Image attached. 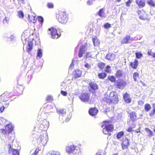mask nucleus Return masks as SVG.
<instances>
[{"mask_svg": "<svg viewBox=\"0 0 155 155\" xmlns=\"http://www.w3.org/2000/svg\"><path fill=\"white\" fill-rule=\"evenodd\" d=\"M147 3L149 5L153 7H155V4L153 0H147Z\"/></svg>", "mask_w": 155, "mask_h": 155, "instance_id": "obj_31", "label": "nucleus"}, {"mask_svg": "<svg viewBox=\"0 0 155 155\" xmlns=\"http://www.w3.org/2000/svg\"><path fill=\"white\" fill-rule=\"evenodd\" d=\"M92 41L94 46H97L99 43L98 40L96 37L92 38Z\"/></svg>", "mask_w": 155, "mask_h": 155, "instance_id": "obj_26", "label": "nucleus"}, {"mask_svg": "<svg viewBox=\"0 0 155 155\" xmlns=\"http://www.w3.org/2000/svg\"><path fill=\"white\" fill-rule=\"evenodd\" d=\"M132 128H133L131 127H129L128 129L127 130V131L129 132H131L133 130H132Z\"/></svg>", "mask_w": 155, "mask_h": 155, "instance_id": "obj_58", "label": "nucleus"}, {"mask_svg": "<svg viewBox=\"0 0 155 155\" xmlns=\"http://www.w3.org/2000/svg\"><path fill=\"white\" fill-rule=\"evenodd\" d=\"M74 74L75 78L80 77L81 74V71L79 70H75L74 73Z\"/></svg>", "mask_w": 155, "mask_h": 155, "instance_id": "obj_21", "label": "nucleus"}, {"mask_svg": "<svg viewBox=\"0 0 155 155\" xmlns=\"http://www.w3.org/2000/svg\"><path fill=\"white\" fill-rule=\"evenodd\" d=\"M124 135V132L122 131L117 133V139H119L121 138Z\"/></svg>", "mask_w": 155, "mask_h": 155, "instance_id": "obj_36", "label": "nucleus"}, {"mask_svg": "<svg viewBox=\"0 0 155 155\" xmlns=\"http://www.w3.org/2000/svg\"><path fill=\"white\" fill-rule=\"evenodd\" d=\"M51 36V38L53 39H57L59 36V34L57 33V30L54 28H52L51 29H49Z\"/></svg>", "mask_w": 155, "mask_h": 155, "instance_id": "obj_8", "label": "nucleus"}, {"mask_svg": "<svg viewBox=\"0 0 155 155\" xmlns=\"http://www.w3.org/2000/svg\"><path fill=\"white\" fill-rule=\"evenodd\" d=\"M4 99L3 98V99H0V101H2L3 102H6L8 101V99Z\"/></svg>", "mask_w": 155, "mask_h": 155, "instance_id": "obj_62", "label": "nucleus"}, {"mask_svg": "<svg viewBox=\"0 0 155 155\" xmlns=\"http://www.w3.org/2000/svg\"><path fill=\"white\" fill-rule=\"evenodd\" d=\"M67 152L70 155H81V152L78 147L74 145L67 147L66 148Z\"/></svg>", "mask_w": 155, "mask_h": 155, "instance_id": "obj_2", "label": "nucleus"}, {"mask_svg": "<svg viewBox=\"0 0 155 155\" xmlns=\"http://www.w3.org/2000/svg\"><path fill=\"white\" fill-rule=\"evenodd\" d=\"M139 77V74L137 72H134L133 75V78L134 81H136Z\"/></svg>", "mask_w": 155, "mask_h": 155, "instance_id": "obj_33", "label": "nucleus"}, {"mask_svg": "<svg viewBox=\"0 0 155 155\" xmlns=\"http://www.w3.org/2000/svg\"><path fill=\"white\" fill-rule=\"evenodd\" d=\"M84 66L85 68H89L91 67V66L88 63L84 65Z\"/></svg>", "mask_w": 155, "mask_h": 155, "instance_id": "obj_59", "label": "nucleus"}, {"mask_svg": "<svg viewBox=\"0 0 155 155\" xmlns=\"http://www.w3.org/2000/svg\"><path fill=\"white\" fill-rule=\"evenodd\" d=\"M38 20L40 24L42 25L44 21L43 18L41 16H39L38 17Z\"/></svg>", "mask_w": 155, "mask_h": 155, "instance_id": "obj_39", "label": "nucleus"}, {"mask_svg": "<svg viewBox=\"0 0 155 155\" xmlns=\"http://www.w3.org/2000/svg\"><path fill=\"white\" fill-rule=\"evenodd\" d=\"M155 114V107L150 111L149 113V115L150 117H153Z\"/></svg>", "mask_w": 155, "mask_h": 155, "instance_id": "obj_40", "label": "nucleus"}, {"mask_svg": "<svg viewBox=\"0 0 155 155\" xmlns=\"http://www.w3.org/2000/svg\"><path fill=\"white\" fill-rule=\"evenodd\" d=\"M130 118L132 122H134L136 120L137 116L136 112L133 111L130 114Z\"/></svg>", "mask_w": 155, "mask_h": 155, "instance_id": "obj_15", "label": "nucleus"}, {"mask_svg": "<svg viewBox=\"0 0 155 155\" xmlns=\"http://www.w3.org/2000/svg\"><path fill=\"white\" fill-rule=\"evenodd\" d=\"M154 53L152 52L151 50H148L147 52V54L151 56H152Z\"/></svg>", "mask_w": 155, "mask_h": 155, "instance_id": "obj_51", "label": "nucleus"}, {"mask_svg": "<svg viewBox=\"0 0 155 155\" xmlns=\"http://www.w3.org/2000/svg\"><path fill=\"white\" fill-rule=\"evenodd\" d=\"M56 18L59 22L63 24H66L68 20V18L65 13L61 11H59L57 15Z\"/></svg>", "mask_w": 155, "mask_h": 155, "instance_id": "obj_3", "label": "nucleus"}, {"mask_svg": "<svg viewBox=\"0 0 155 155\" xmlns=\"http://www.w3.org/2000/svg\"><path fill=\"white\" fill-rule=\"evenodd\" d=\"M108 79L111 82H114L115 81V78L114 76H109Z\"/></svg>", "mask_w": 155, "mask_h": 155, "instance_id": "obj_45", "label": "nucleus"}, {"mask_svg": "<svg viewBox=\"0 0 155 155\" xmlns=\"http://www.w3.org/2000/svg\"><path fill=\"white\" fill-rule=\"evenodd\" d=\"M28 35H25V33L24 32L21 36V39L22 40H27L28 38Z\"/></svg>", "mask_w": 155, "mask_h": 155, "instance_id": "obj_34", "label": "nucleus"}, {"mask_svg": "<svg viewBox=\"0 0 155 155\" xmlns=\"http://www.w3.org/2000/svg\"><path fill=\"white\" fill-rule=\"evenodd\" d=\"M42 52L41 49H38L37 53V58H39L40 59L42 57Z\"/></svg>", "mask_w": 155, "mask_h": 155, "instance_id": "obj_29", "label": "nucleus"}, {"mask_svg": "<svg viewBox=\"0 0 155 155\" xmlns=\"http://www.w3.org/2000/svg\"><path fill=\"white\" fill-rule=\"evenodd\" d=\"M85 46L82 45L80 48L78 53V57L81 58L84 52Z\"/></svg>", "mask_w": 155, "mask_h": 155, "instance_id": "obj_18", "label": "nucleus"}, {"mask_svg": "<svg viewBox=\"0 0 155 155\" xmlns=\"http://www.w3.org/2000/svg\"><path fill=\"white\" fill-rule=\"evenodd\" d=\"M58 114L60 115H63L65 114L66 113V110L64 109H60L59 110H57Z\"/></svg>", "mask_w": 155, "mask_h": 155, "instance_id": "obj_27", "label": "nucleus"}, {"mask_svg": "<svg viewBox=\"0 0 155 155\" xmlns=\"http://www.w3.org/2000/svg\"><path fill=\"white\" fill-rule=\"evenodd\" d=\"M39 151V150L37 149H36L35 150L34 153L32 154L31 155H36L38 153Z\"/></svg>", "mask_w": 155, "mask_h": 155, "instance_id": "obj_56", "label": "nucleus"}, {"mask_svg": "<svg viewBox=\"0 0 155 155\" xmlns=\"http://www.w3.org/2000/svg\"><path fill=\"white\" fill-rule=\"evenodd\" d=\"M12 151V152L13 155H19V152L18 150L13 149Z\"/></svg>", "mask_w": 155, "mask_h": 155, "instance_id": "obj_41", "label": "nucleus"}, {"mask_svg": "<svg viewBox=\"0 0 155 155\" xmlns=\"http://www.w3.org/2000/svg\"><path fill=\"white\" fill-rule=\"evenodd\" d=\"M124 99L126 103H129L131 102V99L129 95L127 93H125L123 95Z\"/></svg>", "mask_w": 155, "mask_h": 155, "instance_id": "obj_16", "label": "nucleus"}, {"mask_svg": "<svg viewBox=\"0 0 155 155\" xmlns=\"http://www.w3.org/2000/svg\"><path fill=\"white\" fill-rule=\"evenodd\" d=\"M9 104V103H5V105L6 106V107H7L8 105Z\"/></svg>", "mask_w": 155, "mask_h": 155, "instance_id": "obj_64", "label": "nucleus"}, {"mask_svg": "<svg viewBox=\"0 0 155 155\" xmlns=\"http://www.w3.org/2000/svg\"><path fill=\"white\" fill-rule=\"evenodd\" d=\"M126 83L124 81L121 80L117 82V87L120 89H123L126 86Z\"/></svg>", "mask_w": 155, "mask_h": 155, "instance_id": "obj_10", "label": "nucleus"}, {"mask_svg": "<svg viewBox=\"0 0 155 155\" xmlns=\"http://www.w3.org/2000/svg\"><path fill=\"white\" fill-rule=\"evenodd\" d=\"M133 41V38L129 35H127L122 40V44H128L131 43Z\"/></svg>", "mask_w": 155, "mask_h": 155, "instance_id": "obj_7", "label": "nucleus"}, {"mask_svg": "<svg viewBox=\"0 0 155 155\" xmlns=\"http://www.w3.org/2000/svg\"><path fill=\"white\" fill-rule=\"evenodd\" d=\"M33 45V43L31 41L28 42V46L27 47V51L29 54H30L31 50H32Z\"/></svg>", "mask_w": 155, "mask_h": 155, "instance_id": "obj_19", "label": "nucleus"}, {"mask_svg": "<svg viewBox=\"0 0 155 155\" xmlns=\"http://www.w3.org/2000/svg\"><path fill=\"white\" fill-rule=\"evenodd\" d=\"M142 56V54L140 52H137L136 53V57L137 58H140Z\"/></svg>", "mask_w": 155, "mask_h": 155, "instance_id": "obj_37", "label": "nucleus"}, {"mask_svg": "<svg viewBox=\"0 0 155 155\" xmlns=\"http://www.w3.org/2000/svg\"><path fill=\"white\" fill-rule=\"evenodd\" d=\"M5 108V107L3 106L1 107L0 109V110L1 113H2L3 112V111H4V110Z\"/></svg>", "mask_w": 155, "mask_h": 155, "instance_id": "obj_61", "label": "nucleus"}, {"mask_svg": "<svg viewBox=\"0 0 155 155\" xmlns=\"http://www.w3.org/2000/svg\"><path fill=\"white\" fill-rule=\"evenodd\" d=\"M138 14L139 16V18L140 19L143 20H149L148 19V18H147L145 16V15H146V12L144 10H139L138 12Z\"/></svg>", "mask_w": 155, "mask_h": 155, "instance_id": "obj_9", "label": "nucleus"}, {"mask_svg": "<svg viewBox=\"0 0 155 155\" xmlns=\"http://www.w3.org/2000/svg\"><path fill=\"white\" fill-rule=\"evenodd\" d=\"M110 67L109 65H107L106 67V71L107 72H108L110 71Z\"/></svg>", "mask_w": 155, "mask_h": 155, "instance_id": "obj_57", "label": "nucleus"}, {"mask_svg": "<svg viewBox=\"0 0 155 155\" xmlns=\"http://www.w3.org/2000/svg\"><path fill=\"white\" fill-rule=\"evenodd\" d=\"M98 110L96 108H91L89 109V114L91 116H95L97 113Z\"/></svg>", "mask_w": 155, "mask_h": 155, "instance_id": "obj_11", "label": "nucleus"}, {"mask_svg": "<svg viewBox=\"0 0 155 155\" xmlns=\"http://www.w3.org/2000/svg\"><path fill=\"white\" fill-rule=\"evenodd\" d=\"M89 85L91 89L93 90H95L98 89V86L97 84L95 83L91 82L89 83Z\"/></svg>", "mask_w": 155, "mask_h": 155, "instance_id": "obj_22", "label": "nucleus"}, {"mask_svg": "<svg viewBox=\"0 0 155 155\" xmlns=\"http://www.w3.org/2000/svg\"><path fill=\"white\" fill-rule=\"evenodd\" d=\"M145 131L147 133V135L149 137H151L153 136V131L149 128H147L145 129Z\"/></svg>", "mask_w": 155, "mask_h": 155, "instance_id": "obj_25", "label": "nucleus"}, {"mask_svg": "<svg viewBox=\"0 0 155 155\" xmlns=\"http://www.w3.org/2000/svg\"><path fill=\"white\" fill-rule=\"evenodd\" d=\"M131 0H129L126 3V5L127 6L129 7L132 2Z\"/></svg>", "mask_w": 155, "mask_h": 155, "instance_id": "obj_49", "label": "nucleus"}, {"mask_svg": "<svg viewBox=\"0 0 155 155\" xmlns=\"http://www.w3.org/2000/svg\"><path fill=\"white\" fill-rule=\"evenodd\" d=\"M115 55L113 53H108L106 56V58L108 60L110 61H113L115 58Z\"/></svg>", "mask_w": 155, "mask_h": 155, "instance_id": "obj_13", "label": "nucleus"}, {"mask_svg": "<svg viewBox=\"0 0 155 155\" xmlns=\"http://www.w3.org/2000/svg\"><path fill=\"white\" fill-rule=\"evenodd\" d=\"M18 16L19 18H22L24 17V14L22 12H21V11H18Z\"/></svg>", "mask_w": 155, "mask_h": 155, "instance_id": "obj_38", "label": "nucleus"}, {"mask_svg": "<svg viewBox=\"0 0 155 155\" xmlns=\"http://www.w3.org/2000/svg\"><path fill=\"white\" fill-rule=\"evenodd\" d=\"M136 2L140 8H143L145 5V2L143 0H136Z\"/></svg>", "mask_w": 155, "mask_h": 155, "instance_id": "obj_14", "label": "nucleus"}, {"mask_svg": "<svg viewBox=\"0 0 155 155\" xmlns=\"http://www.w3.org/2000/svg\"><path fill=\"white\" fill-rule=\"evenodd\" d=\"M74 61H75V60H73L71 64L69 67V69H72V67L74 66V64H73V62Z\"/></svg>", "mask_w": 155, "mask_h": 155, "instance_id": "obj_54", "label": "nucleus"}, {"mask_svg": "<svg viewBox=\"0 0 155 155\" xmlns=\"http://www.w3.org/2000/svg\"><path fill=\"white\" fill-rule=\"evenodd\" d=\"M48 140L47 134L45 133L44 134H41L39 138H38V141L39 142L40 144L44 145L47 143Z\"/></svg>", "mask_w": 155, "mask_h": 155, "instance_id": "obj_4", "label": "nucleus"}, {"mask_svg": "<svg viewBox=\"0 0 155 155\" xmlns=\"http://www.w3.org/2000/svg\"><path fill=\"white\" fill-rule=\"evenodd\" d=\"M8 146L9 148V152L10 153V152H12L14 149L12 148L11 144H8Z\"/></svg>", "mask_w": 155, "mask_h": 155, "instance_id": "obj_47", "label": "nucleus"}, {"mask_svg": "<svg viewBox=\"0 0 155 155\" xmlns=\"http://www.w3.org/2000/svg\"><path fill=\"white\" fill-rule=\"evenodd\" d=\"M104 27L105 28L107 29L111 27V25L107 22L104 25Z\"/></svg>", "mask_w": 155, "mask_h": 155, "instance_id": "obj_42", "label": "nucleus"}, {"mask_svg": "<svg viewBox=\"0 0 155 155\" xmlns=\"http://www.w3.org/2000/svg\"><path fill=\"white\" fill-rule=\"evenodd\" d=\"M101 127L103 128V132L106 134H108V136L110 135L111 134L109 132H112L114 130V126L107 121H104Z\"/></svg>", "mask_w": 155, "mask_h": 155, "instance_id": "obj_1", "label": "nucleus"}, {"mask_svg": "<svg viewBox=\"0 0 155 155\" xmlns=\"http://www.w3.org/2000/svg\"><path fill=\"white\" fill-rule=\"evenodd\" d=\"M48 155H60V154L58 152L52 151L49 152Z\"/></svg>", "mask_w": 155, "mask_h": 155, "instance_id": "obj_35", "label": "nucleus"}, {"mask_svg": "<svg viewBox=\"0 0 155 155\" xmlns=\"http://www.w3.org/2000/svg\"><path fill=\"white\" fill-rule=\"evenodd\" d=\"M122 74V72L120 70H118L116 73V76L117 78H120Z\"/></svg>", "mask_w": 155, "mask_h": 155, "instance_id": "obj_32", "label": "nucleus"}, {"mask_svg": "<svg viewBox=\"0 0 155 155\" xmlns=\"http://www.w3.org/2000/svg\"><path fill=\"white\" fill-rule=\"evenodd\" d=\"M129 144L128 139L126 138L121 144L122 149L124 150L127 148Z\"/></svg>", "mask_w": 155, "mask_h": 155, "instance_id": "obj_12", "label": "nucleus"}, {"mask_svg": "<svg viewBox=\"0 0 155 155\" xmlns=\"http://www.w3.org/2000/svg\"><path fill=\"white\" fill-rule=\"evenodd\" d=\"M138 61L137 60H135L134 62H131L130 63V66L134 69H136L138 66Z\"/></svg>", "mask_w": 155, "mask_h": 155, "instance_id": "obj_23", "label": "nucleus"}, {"mask_svg": "<svg viewBox=\"0 0 155 155\" xmlns=\"http://www.w3.org/2000/svg\"><path fill=\"white\" fill-rule=\"evenodd\" d=\"M90 97V94L88 93H82L79 96V98L81 101L85 103H89Z\"/></svg>", "mask_w": 155, "mask_h": 155, "instance_id": "obj_5", "label": "nucleus"}, {"mask_svg": "<svg viewBox=\"0 0 155 155\" xmlns=\"http://www.w3.org/2000/svg\"><path fill=\"white\" fill-rule=\"evenodd\" d=\"M70 118H69V117H68L67 118H66L65 120V122H68V121L69 120H70Z\"/></svg>", "mask_w": 155, "mask_h": 155, "instance_id": "obj_63", "label": "nucleus"}, {"mask_svg": "<svg viewBox=\"0 0 155 155\" xmlns=\"http://www.w3.org/2000/svg\"><path fill=\"white\" fill-rule=\"evenodd\" d=\"M6 129L8 133H10L13 130V126L10 124L7 125Z\"/></svg>", "mask_w": 155, "mask_h": 155, "instance_id": "obj_24", "label": "nucleus"}, {"mask_svg": "<svg viewBox=\"0 0 155 155\" xmlns=\"http://www.w3.org/2000/svg\"><path fill=\"white\" fill-rule=\"evenodd\" d=\"M93 4V0H88L87 1V4L88 5H92Z\"/></svg>", "mask_w": 155, "mask_h": 155, "instance_id": "obj_52", "label": "nucleus"}, {"mask_svg": "<svg viewBox=\"0 0 155 155\" xmlns=\"http://www.w3.org/2000/svg\"><path fill=\"white\" fill-rule=\"evenodd\" d=\"M9 38L10 41L12 42H15L16 41L15 37L13 35H11Z\"/></svg>", "mask_w": 155, "mask_h": 155, "instance_id": "obj_46", "label": "nucleus"}, {"mask_svg": "<svg viewBox=\"0 0 155 155\" xmlns=\"http://www.w3.org/2000/svg\"><path fill=\"white\" fill-rule=\"evenodd\" d=\"M136 124H135V123H134V122H132L131 125L130 126V127H131L133 128H135L136 127Z\"/></svg>", "mask_w": 155, "mask_h": 155, "instance_id": "obj_60", "label": "nucleus"}, {"mask_svg": "<svg viewBox=\"0 0 155 155\" xmlns=\"http://www.w3.org/2000/svg\"><path fill=\"white\" fill-rule=\"evenodd\" d=\"M52 99V97L51 96H48L47 98V101H50Z\"/></svg>", "mask_w": 155, "mask_h": 155, "instance_id": "obj_55", "label": "nucleus"}, {"mask_svg": "<svg viewBox=\"0 0 155 155\" xmlns=\"http://www.w3.org/2000/svg\"><path fill=\"white\" fill-rule=\"evenodd\" d=\"M91 52H87L86 53V58H91L92 54H91Z\"/></svg>", "mask_w": 155, "mask_h": 155, "instance_id": "obj_48", "label": "nucleus"}, {"mask_svg": "<svg viewBox=\"0 0 155 155\" xmlns=\"http://www.w3.org/2000/svg\"><path fill=\"white\" fill-rule=\"evenodd\" d=\"M107 76V74L105 73H101L98 74V76L100 78L104 79Z\"/></svg>", "mask_w": 155, "mask_h": 155, "instance_id": "obj_30", "label": "nucleus"}, {"mask_svg": "<svg viewBox=\"0 0 155 155\" xmlns=\"http://www.w3.org/2000/svg\"><path fill=\"white\" fill-rule=\"evenodd\" d=\"M9 20V18L5 17V18L3 19V22L4 24H8V23Z\"/></svg>", "mask_w": 155, "mask_h": 155, "instance_id": "obj_44", "label": "nucleus"}, {"mask_svg": "<svg viewBox=\"0 0 155 155\" xmlns=\"http://www.w3.org/2000/svg\"><path fill=\"white\" fill-rule=\"evenodd\" d=\"M144 109L146 111H149L151 109V106L150 104H147L144 105Z\"/></svg>", "mask_w": 155, "mask_h": 155, "instance_id": "obj_28", "label": "nucleus"}, {"mask_svg": "<svg viewBox=\"0 0 155 155\" xmlns=\"http://www.w3.org/2000/svg\"><path fill=\"white\" fill-rule=\"evenodd\" d=\"M48 7L49 8H52L53 7V4L51 3H48L47 4Z\"/></svg>", "mask_w": 155, "mask_h": 155, "instance_id": "obj_50", "label": "nucleus"}, {"mask_svg": "<svg viewBox=\"0 0 155 155\" xmlns=\"http://www.w3.org/2000/svg\"><path fill=\"white\" fill-rule=\"evenodd\" d=\"M109 98L111 103H109L117 104L119 100L117 93L114 91L110 93Z\"/></svg>", "mask_w": 155, "mask_h": 155, "instance_id": "obj_6", "label": "nucleus"}, {"mask_svg": "<svg viewBox=\"0 0 155 155\" xmlns=\"http://www.w3.org/2000/svg\"><path fill=\"white\" fill-rule=\"evenodd\" d=\"M61 94L63 96H65L67 95V92L65 91H61Z\"/></svg>", "mask_w": 155, "mask_h": 155, "instance_id": "obj_53", "label": "nucleus"}, {"mask_svg": "<svg viewBox=\"0 0 155 155\" xmlns=\"http://www.w3.org/2000/svg\"><path fill=\"white\" fill-rule=\"evenodd\" d=\"M98 15L101 17H105V14L104 13V9L103 8H101L97 12Z\"/></svg>", "mask_w": 155, "mask_h": 155, "instance_id": "obj_20", "label": "nucleus"}, {"mask_svg": "<svg viewBox=\"0 0 155 155\" xmlns=\"http://www.w3.org/2000/svg\"><path fill=\"white\" fill-rule=\"evenodd\" d=\"M105 64L103 63H100L98 64V67L101 69H103L104 67Z\"/></svg>", "mask_w": 155, "mask_h": 155, "instance_id": "obj_43", "label": "nucleus"}, {"mask_svg": "<svg viewBox=\"0 0 155 155\" xmlns=\"http://www.w3.org/2000/svg\"><path fill=\"white\" fill-rule=\"evenodd\" d=\"M46 121V123L47 124V125H44L43 124H40L39 127V129L41 130H45L48 127V124L49 123L48 122H47L46 120H44Z\"/></svg>", "mask_w": 155, "mask_h": 155, "instance_id": "obj_17", "label": "nucleus"}]
</instances>
